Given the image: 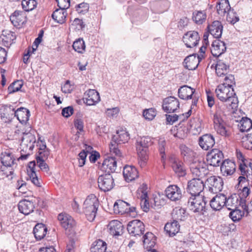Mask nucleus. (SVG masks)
I'll return each instance as SVG.
<instances>
[{"mask_svg":"<svg viewBox=\"0 0 252 252\" xmlns=\"http://www.w3.org/2000/svg\"><path fill=\"white\" fill-rule=\"evenodd\" d=\"M219 85L215 90L216 95L222 102H226L232 109L238 106V99L233 88Z\"/></svg>","mask_w":252,"mask_h":252,"instance_id":"obj_1","label":"nucleus"},{"mask_svg":"<svg viewBox=\"0 0 252 252\" xmlns=\"http://www.w3.org/2000/svg\"><path fill=\"white\" fill-rule=\"evenodd\" d=\"M129 139V135L125 129H121L117 131L116 134L112 138L110 144V151L118 158L122 157V154L119 149V145L124 144Z\"/></svg>","mask_w":252,"mask_h":252,"instance_id":"obj_2","label":"nucleus"},{"mask_svg":"<svg viewBox=\"0 0 252 252\" xmlns=\"http://www.w3.org/2000/svg\"><path fill=\"white\" fill-rule=\"evenodd\" d=\"M98 206V199L94 194H91L88 196L84 202L83 209L89 221H93L94 220Z\"/></svg>","mask_w":252,"mask_h":252,"instance_id":"obj_3","label":"nucleus"},{"mask_svg":"<svg viewBox=\"0 0 252 252\" xmlns=\"http://www.w3.org/2000/svg\"><path fill=\"white\" fill-rule=\"evenodd\" d=\"M207 200L203 195L191 196L188 199V205L191 211L198 215H204L206 212Z\"/></svg>","mask_w":252,"mask_h":252,"instance_id":"obj_4","label":"nucleus"},{"mask_svg":"<svg viewBox=\"0 0 252 252\" xmlns=\"http://www.w3.org/2000/svg\"><path fill=\"white\" fill-rule=\"evenodd\" d=\"M225 202V206L229 210H235L238 208L239 206H241L247 213L252 210V207H250L249 206H246V201L236 194L231 195L228 198L226 197Z\"/></svg>","mask_w":252,"mask_h":252,"instance_id":"obj_5","label":"nucleus"},{"mask_svg":"<svg viewBox=\"0 0 252 252\" xmlns=\"http://www.w3.org/2000/svg\"><path fill=\"white\" fill-rule=\"evenodd\" d=\"M213 121L214 127L218 133L225 137L230 135V128L225 126V123L221 117V111L219 108H217L214 115Z\"/></svg>","mask_w":252,"mask_h":252,"instance_id":"obj_6","label":"nucleus"},{"mask_svg":"<svg viewBox=\"0 0 252 252\" xmlns=\"http://www.w3.org/2000/svg\"><path fill=\"white\" fill-rule=\"evenodd\" d=\"M4 109L6 112H9V115H11V117L13 116L16 117L19 121L22 124L26 123L29 119L30 111L25 108L20 107L15 110L13 106L9 105L6 106Z\"/></svg>","mask_w":252,"mask_h":252,"instance_id":"obj_7","label":"nucleus"},{"mask_svg":"<svg viewBox=\"0 0 252 252\" xmlns=\"http://www.w3.org/2000/svg\"><path fill=\"white\" fill-rule=\"evenodd\" d=\"M190 172L193 178L199 179L204 177L208 173L206 165L204 162L195 161L190 164Z\"/></svg>","mask_w":252,"mask_h":252,"instance_id":"obj_8","label":"nucleus"},{"mask_svg":"<svg viewBox=\"0 0 252 252\" xmlns=\"http://www.w3.org/2000/svg\"><path fill=\"white\" fill-rule=\"evenodd\" d=\"M206 184L209 188L210 192L217 193L221 191L223 188V182L220 177L212 176L207 178Z\"/></svg>","mask_w":252,"mask_h":252,"instance_id":"obj_9","label":"nucleus"},{"mask_svg":"<svg viewBox=\"0 0 252 252\" xmlns=\"http://www.w3.org/2000/svg\"><path fill=\"white\" fill-rule=\"evenodd\" d=\"M204 188L203 181L199 179L193 178L188 182L187 191L190 194L191 196L202 195L200 194Z\"/></svg>","mask_w":252,"mask_h":252,"instance_id":"obj_10","label":"nucleus"},{"mask_svg":"<svg viewBox=\"0 0 252 252\" xmlns=\"http://www.w3.org/2000/svg\"><path fill=\"white\" fill-rule=\"evenodd\" d=\"M97 182L99 189L104 192L110 190L114 185V179L111 174L106 173L99 176Z\"/></svg>","mask_w":252,"mask_h":252,"instance_id":"obj_11","label":"nucleus"},{"mask_svg":"<svg viewBox=\"0 0 252 252\" xmlns=\"http://www.w3.org/2000/svg\"><path fill=\"white\" fill-rule=\"evenodd\" d=\"M128 233L132 236L141 235L145 230L144 223L138 220H134L128 222L127 225Z\"/></svg>","mask_w":252,"mask_h":252,"instance_id":"obj_12","label":"nucleus"},{"mask_svg":"<svg viewBox=\"0 0 252 252\" xmlns=\"http://www.w3.org/2000/svg\"><path fill=\"white\" fill-rule=\"evenodd\" d=\"M223 158L222 152L218 149H214L207 155L208 163L213 166H219Z\"/></svg>","mask_w":252,"mask_h":252,"instance_id":"obj_13","label":"nucleus"},{"mask_svg":"<svg viewBox=\"0 0 252 252\" xmlns=\"http://www.w3.org/2000/svg\"><path fill=\"white\" fill-rule=\"evenodd\" d=\"M179 101L174 96H169L163 99L162 108L163 110L167 113L175 112L179 108Z\"/></svg>","mask_w":252,"mask_h":252,"instance_id":"obj_14","label":"nucleus"},{"mask_svg":"<svg viewBox=\"0 0 252 252\" xmlns=\"http://www.w3.org/2000/svg\"><path fill=\"white\" fill-rule=\"evenodd\" d=\"M198 33L194 31L188 32L183 36V40L186 46L192 48L195 46L199 41Z\"/></svg>","mask_w":252,"mask_h":252,"instance_id":"obj_15","label":"nucleus"},{"mask_svg":"<svg viewBox=\"0 0 252 252\" xmlns=\"http://www.w3.org/2000/svg\"><path fill=\"white\" fill-rule=\"evenodd\" d=\"M203 58V55L202 54L197 56L196 54L188 56L184 60L183 63L184 67L189 70H194L197 67L199 62Z\"/></svg>","mask_w":252,"mask_h":252,"instance_id":"obj_16","label":"nucleus"},{"mask_svg":"<svg viewBox=\"0 0 252 252\" xmlns=\"http://www.w3.org/2000/svg\"><path fill=\"white\" fill-rule=\"evenodd\" d=\"M165 193L168 199L174 201L180 199L182 196L181 189L176 185L168 186L165 190Z\"/></svg>","mask_w":252,"mask_h":252,"instance_id":"obj_17","label":"nucleus"},{"mask_svg":"<svg viewBox=\"0 0 252 252\" xmlns=\"http://www.w3.org/2000/svg\"><path fill=\"white\" fill-rule=\"evenodd\" d=\"M225 201L226 196L220 193L211 199L210 201V205L213 210L220 211L225 206Z\"/></svg>","mask_w":252,"mask_h":252,"instance_id":"obj_18","label":"nucleus"},{"mask_svg":"<svg viewBox=\"0 0 252 252\" xmlns=\"http://www.w3.org/2000/svg\"><path fill=\"white\" fill-rule=\"evenodd\" d=\"M35 141V136L32 133H24L22 139L21 146L23 149L25 148L26 152L28 150L32 151L34 148Z\"/></svg>","mask_w":252,"mask_h":252,"instance_id":"obj_19","label":"nucleus"},{"mask_svg":"<svg viewBox=\"0 0 252 252\" xmlns=\"http://www.w3.org/2000/svg\"><path fill=\"white\" fill-rule=\"evenodd\" d=\"M58 219L63 227L65 229L70 230L75 225V221L72 218L66 213H61L58 215Z\"/></svg>","mask_w":252,"mask_h":252,"instance_id":"obj_20","label":"nucleus"},{"mask_svg":"<svg viewBox=\"0 0 252 252\" xmlns=\"http://www.w3.org/2000/svg\"><path fill=\"white\" fill-rule=\"evenodd\" d=\"M226 47L223 41L216 39L212 44L211 51L214 57H219L226 50Z\"/></svg>","mask_w":252,"mask_h":252,"instance_id":"obj_21","label":"nucleus"},{"mask_svg":"<svg viewBox=\"0 0 252 252\" xmlns=\"http://www.w3.org/2000/svg\"><path fill=\"white\" fill-rule=\"evenodd\" d=\"M26 18L25 13L19 10L15 11L10 17L11 22L16 27L23 25L26 21Z\"/></svg>","mask_w":252,"mask_h":252,"instance_id":"obj_22","label":"nucleus"},{"mask_svg":"<svg viewBox=\"0 0 252 252\" xmlns=\"http://www.w3.org/2000/svg\"><path fill=\"white\" fill-rule=\"evenodd\" d=\"M85 101L88 105H93L100 101L99 93L95 90L90 89L85 93Z\"/></svg>","mask_w":252,"mask_h":252,"instance_id":"obj_23","label":"nucleus"},{"mask_svg":"<svg viewBox=\"0 0 252 252\" xmlns=\"http://www.w3.org/2000/svg\"><path fill=\"white\" fill-rule=\"evenodd\" d=\"M117 168V161L116 158L108 157L104 160L101 169L106 174H111L115 171Z\"/></svg>","mask_w":252,"mask_h":252,"instance_id":"obj_24","label":"nucleus"},{"mask_svg":"<svg viewBox=\"0 0 252 252\" xmlns=\"http://www.w3.org/2000/svg\"><path fill=\"white\" fill-rule=\"evenodd\" d=\"M215 143L214 137L209 134H204L199 138V144L201 148L204 150H208Z\"/></svg>","mask_w":252,"mask_h":252,"instance_id":"obj_25","label":"nucleus"},{"mask_svg":"<svg viewBox=\"0 0 252 252\" xmlns=\"http://www.w3.org/2000/svg\"><path fill=\"white\" fill-rule=\"evenodd\" d=\"M108 227L110 234L113 236H119L123 233V225L117 220L111 221L108 225Z\"/></svg>","mask_w":252,"mask_h":252,"instance_id":"obj_26","label":"nucleus"},{"mask_svg":"<svg viewBox=\"0 0 252 252\" xmlns=\"http://www.w3.org/2000/svg\"><path fill=\"white\" fill-rule=\"evenodd\" d=\"M123 175L126 181L129 182L134 180L138 177V172L135 167L126 165L124 168Z\"/></svg>","mask_w":252,"mask_h":252,"instance_id":"obj_27","label":"nucleus"},{"mask_svg":"<svg viewBox=\"0 0 252 252\" xmlns=\"http://www.w3.org/2000/svg\"><path fill=\"white\" fill-rule=\"evenodd\" d=\"M210 34L215 38L218 39L221 36L222 26L219 21H215L212 24L208 26Z\"/></svg>","mask_w":252,"mask_h":252,"instance_id":"obj_28","label":"nucleus"},{"mask_svg":"<svg viewBox=\"0 0 252 252\" xmlns=\"http://www.w3.org/2000/svg\"><path fill=\"white\" fill-rule=\"evenodd\" d=\"M236 165L233 161L227 159L222 163L220 170L223 175L229 176L232 175L235 171Z\"/></svg>","mask_w":252,"mask_h":252,"instance_id":"obj_29","label":"nucleus"},{"mask_svg":"<svg viewBox=\"0 0 252 252\" xmlns=\"http://www.w3.org/2000/svg\"><path fill=\"white\" fill-rule=\"evenodd\" d=\"M170 160L172 163L173 170L178 174L179 176H183L186 174L185 167L181 160L173 157L170 158Z\"/></svg>","mask_w":252,"mask_h":252,"instance_id":"obj_30","label":"nucleus"},{"mask_svg":"<svg viewBox=\"0 0 252 252\" xmlns=\"http://www.w3.org/2000/svg\"><path fill=\"white\" fill-rule=\"evenodd\" d=\"M180 225L177 220L167 222L164 226V230L170 237L175 236L180 230Z\"/></svg>","mask_w":252,"mask_h":252,"instance_id":"obj_31","label":"nucleus"},{"mask_svg":"<svg viewBox=\"0 0 252 252\" xmlns=\"http://www.w3.org/2000/svg\"><path fill=\"white\" fill-rule=\"evenodd\" d=\"M129 204L122 200H117L114 204L113 210L115 214L123 215L127 213Z\"/></svg>","mask_w":252,"mask_h":252,"instance_id":"obj_32","label":"nucleus"},{"mask_svg":"<svg viewBox=\"0 0 252 252\" xmlns=\"http://www.w3.org/2000/svg\"><path fill=\"white\" fill-rule=\"evenodd\" d=\"M229 69V65L225 61L219 60L216 65V73L219 77H221L227 74Z\"/></svg>","mask_w":252,"mask_h":252,"instance_id":"obj_33","label":"nucleus"},{"mask_svg":"<svg viewBox=\"0 0 252 252\" xmlns=\"http://www.w3.org/2000/svg\"><path fill=\"white\" fill-rule=\"evenodd\" d=\"M194 92V89L187 85H184L179 89L178 95L182 99H189L192 98Z\"/></svg>","mask_w":252,"mask_h":252,"instance_id":"obj_34","label":"nucleus"},{"mask_svg":"<svg viewBox=\"0 0 252 252\" xmlns=\"http://www.w3.org/2000/svg\"><path fill=\"white\" fill-rule=\"evenodd\" d=\"M18 209L21 213L28 215L33 212L34 206L31 201L24 200L20 201L18 204Z\"/></svg>","mask_w":252,"mask_h":252,"instance_id":"obj_35","label":"nucleus"},{"mask_svg":"<svg viewBox=\"0 0 252 252\" xmlns=\"http://www.w3.org/2000/svg\"><path fill=\"white\" fill-rule=\"evenodd\" d=\"M36 163L35 161H31L29 164L28 172H29L30 180L36 187H40V183L37 178V176L35 171V166Z\"/></svg>","mask_w":252,"mask_h":252,"instance_id":"obj_36","label":"nucleus"},{"mask_svg":"<svg viewBox=\"0 0 252 252\" xmlns=\"http://www.w3.org/2000/svg\"><path fill=\"white\" fill-rule=\"evenodd\" d=\"M47 227L42 223H38L33 228V234L36 240H40L43 239L47 233Z\"/></svg>","mask_w":252,"mask_h":252,"instance_id":"obj_37","label":"nucleus"},{"mask_svg":"<svg viewBox=\"0 0 252 252\" xmlns=\"http://www.w3.org/2000/svg\"><path fill=\"white\" fill-rule=\"evenodd\" d=\"M218 13L223 16L230 11V6L228 0H220L216 6Z\"/></svg>","mask_w":252,"mask_h":252,"instance_id":"obj_38","label":"nucleus"},{"mask_svg":"<svg viewBox=\"0 0 252 252\" xmlns=\"http://www.w3.org/2000/svg\"><path fill=\"white\" fill-rule=\"evenodd\" d=\"M188 127L194 134L199 133L202 130L201 120L198 118L190 119L188 123Z\"/></svg>","mask_w":252,"mask_h":252,"instance_id":"obj_39","label":"nucleus"},{"mask_svg":"<svg viewBox=\"0 0 252 252\" xmlns=\"http://www.w3.org/2000/svg\"><path fill=\"white\" fill-rule=\"evenodd\" d=\"M65 9L61 8L56 9L52 15L53 19L58 23H64L66 16Z\"/></svg>","mask_w":252,"mask_h":252,"instance_id":"obj_40","label":"nucleus"},{"mask_svg":"<svg viewBox=\"0 0 252 252\" xmlns=\"http://www.w3.org/2000/svg\"><path fill=\"white\" fill-rule=\"evenodd\" d=\"M156 238L151 232H147L143 236V245L147 249H152L155 245Z\"/></svg>","mask_w":252,"mask_h":252,"instance_id":"obj_41","label":"nucleus"},{"mask_svg":"<svg viewBox=\"0 0 252 252\" xmlns=\"http://www.w3.org/2000/svg\"><path fill=\"white\" fill-rule=\"evenodd\" d=\"M138 157V163L141 167H144L148 159V150L136 149Z\"/></svg>","mask_w":252,"mask_h":252,"instance_id":"obj_42","label":"nucleus"},{"mask_svg":"<svg viewBox=\"0 0 252 252\" xmlns=\"http://www.w3.org/2000/svg\"><path fill=\"white\" fill-rule=\"evenodd\" d=\"M106 243L101 240L94 242L91 248V252H105L106 251Z\"/></svg>","mask_w":252,"mask_h":252,"instance_id":"obj_43","label":"nucleus"},{"mask_svg":"<svg viewBox=\"0 0 252 252\" xmlns=\"http://www.w3.org/2000/svg\"><path fill=\"white\" fill-rule=\"evenodd\" d=\"M14 160L13 155L9 152H4L1 155V161L5 167H11L14 164Z\"/></svg>","mask_w":252,"mask_h":252,"instance_id":"obj_44","label":"nucleus"},{"mask_svg":"<svg viewBox=\"0 0 252 252\" xmlns=\"http://www.w3.org/2000/svg\"><path fill=\"white\" fill-rule=\"evenodd\" d=\"M240 130L242 132L248 131L252 128V121L247 118H242L238 124Z\"/></svg>","mask_w":252,"mask_h":252,"instance_id":"obj_45","label":"nucleus"},{"mask_svg":"<svg viewBox=\"0 0 252 252\" xmlns=\"http://www.w3.org/2000/svg\"><path fill=\"white\" fill-rule=\"evenodd\" d=\"M206 13L203 11H195L193 12L192 19L197 24H202L206 20Z\"/></svg>","mask_w":252,"mask_h":252,"instance_id":"obj_46","label":"nucleus"},{"mask_svg":"<svg viewBox=\"0 0 252 252\" xmlns=\"http://www.w3.org/2000/svg\"><path fill=\"white\" fill-rule=\"evenodd\" d=\"M152 144L151 139L150 137L146 136L140 138L137 142L136 145V149H143L144 150H148L149 146Z\"/></svg>","mask_w":252,"mask_h":252,"instance_id":"obj_47","label":"nucleus"},{"mask_svg":"<svg viewBox=\"0 0 252 252\" xmlns=\"http://www.w3.org/2000/svg\"><path fill=\"white\" fill-rule=\"evenodd\" d=\"M174 220H183L186 217V211L183 208H176L172 213Z\"/></svg>","mask_w":252,"mask_h":252,"instance_id":"obj_48","label":"nucleus"},{"mask_svg":"<svg viewBox=\"0 0 252 252\" xmlns=\"http://www.w3.org/2000/svg\"><path fill=\"white\" fill-rule=\"evenodd\" d=\"M23 9L26 11H30L36 6L37 2L35 0H23L22 1Z\"/></svg>","mask_w":252,"mask_h":252,"instance_id":"obj_49","label":"nucleus"},{"mask_svg":"<svg viewBox=\"0 0 252 252\" xmlns=\"http://www.w3.org/2000/svg\"><path fill=\"white\" fill-rule=\"evenodd\" d=\"M74 50L80 53H82L85 49V45L82 39H78L75 40L72 45Z\"/></svg>","mask_w":252,"mask_h":252,"instance_id":"obj_50","label":"nucleus"},{"mask_svg":"<svg viewBox=\"0 0 252 252\" xmlns=\"http://www.w3.org/2000/svg\"><path fill=\"white\" fill-rule=\"evenodd\" d=\"M252 168V162L250 160L246 159L243 161V164L242 163L240 165V169L242 174L245 175L247 173H249Z\"/></svg>","mask_w":252,"mask_h":252,"instance_id":"obj_51","label":"nucleus"},{"mask_svg":"<svg viewBox=\"0 0 252 252\" xmlns=\"http://www.w3.org/2000/svg\"><path fill=\"white\" fill-rule=\"evenodd\" d=\"M148 188L146 185L142 184L137 189V197L140 199L149 198L148 196Z\"/></svg>","mask_w":252,"mask_h":252,"instance_id":"obj_52","label":"nucleus"},{"mask_svg":"<svg viewBox=\"0 0 252 252\" xmlns=\"http://www.w3.org/2000/svg\"><path fill=\"white\" fill-rule=\"evenodd\" d=\"M23 86V83L21 81L17 80L13 82L8 87V91L9 94L14 93L19 91Z\"/></svg>","mask_w":252,"mask_h":252,"instance_id":"obj_53","label":"nucleus"},{"mask_svg":"<svg viewBox=\"0 0 252 252\" xmlns=\"http://www.w3.org/2000/svg\"><path fill=\"white\" fill-rule=\"evenodd\" d=\"M157 115L156 111L154 108H149L143 111V116L147 120L151 121L154 119Z\"/></svg>","mask_w":252,"mask_h":252,"instance_id":"obj_54","label":"nucleus"},{"mask_svg":"<svg viewBox=\"0 0 252 252\" xmlns=\"http://www.w3.org/2000/svg\"><path fill=\"white\" fill-rule=\"evenodd\" d=\"M242 144L245 148L252 150V133L243 137Z\"/></svg>","mask_w":252,"mask_h":252,"instance_id":"obj_55","label":"nucleus"},{"mask_svg":"<svg viewBox=\"0 0 252 252\" xmlns=\"http://www.w3.org/2000/svg\"><path fill=\"white\" fill-rule=\"evenodd\" d=\"M229 216L233 221H239L242 217V212L239 209L231 210Z\"/></svg>","mask_w":252,"mask_h":252,"instance_id":"obj_56","label":"nucleus"},{"mask_svg":"<svg viewBox=\"0 0 252 252\" xmlns=\"http://www.w3.org/2000/svg\"><path fill=\"white\" fill-rule=\"evenodd\" d=\"M36 162L38 167L43 172L48 173L49 168L47 164L43 159H41L39 158H36Z\"/></svg>","mask_w":252,"mask_h":252,"instance_id":"obj_57","label":"nucleus"},{"mask_svg":"<svg viewBox=\"0 0 252 252\" xmlns=\"http://www.w3.org/2000/svg\"><path fill=\"white\" fill-rule=\"evenodd\" d=\"M235 84V78L233 75L229 74L224 78V82L220 85H224L226 87L232 88L233 85Z\"/></svg>","mask_w":252,"mask_h":252,"instance_id":"obj_58","label":"nucleus"},{"mask_svg":"<svg viewBox=\"0 0 252 252\" xmlns=\"http://www.w3.org/2000/svg\"><path fill=\"white\" fill-rule=\"evenodd\" d=\"M76 8L78 13L84 14L88 11L89 5L87 3L83 2L78 4Z\"/></svg>","mask_w":252,"mask_h":252,"instance_id":"obj_59","label":"nucleus"},{"mask_svg":"<svg viewBox=\"0 0 252 252\" xmlns=\"http://www.w3.org/2000/svg\"><path fill=\"white\" fill-rule=\"evenodd\" d=\"M120 112V109L118 107H114L112 108L107 109L106 111V115L111 118H116Z\"/></svg>","mask_w":252,"mask_h":252,"instance_id":"obj_60","label":"nucleus"},{"mask_svg":"<svg viewBox=\"0 0 252 252\" xmlns=\"http://www.w3.org/2000/svg\"><path fill=\"white\" fill-rule=\"evenodd\" d=\"M180 149L181 154L184 157H190L193 156V152L192 150L185 145L181 146Z\"/></svg>","mask_w":252,"mask_h":252,"instance_id":"obj_61","label":"nucleus"},{"mask_svg":"<svg viewBox=\"0 0 252 252\" xmlns=\"http://www.w3.org/2000/svg\"><path fill=\"white\" fill-rule=\"evenodd\" d=\"M226 20L231 24H235L239 21V17L236 16L233 12L230 11L227 13Z\"/></svg>","mask_w":252,"mask_h":252,"instance_id":"obj_62","label":"nucleus"},{"mask_svg":"<svg viewBox=\"0 0 252 252\" xmlns=\"http://www.w3.org/2000/svg\"><path fill=\"white\" fill-rule=\"evenodd\" d=\"M61 9H67L70 6V0H56Z\"/></svg>","mask_w":252,"mask_h":252,"instance_id":"obj_63","label":"nucleus"},{"mask_svg":"<svg viewBox=\"0 0 252 252\" xmlns=\"http://www.w3.org/2000/svg\"><path fill=\"white\" fill-rule=\"evenodd\" d=\"M72 26H74L76 29L81 30L85 27V24L83 21L78 18H75L72 24Z\"/></svg>","mask_w":252,"mask_h":252,"instance_id":"obj_64","label":"nucleus"}]
</instances>
